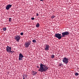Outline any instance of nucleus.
<instances>
[{
  "label": "nucleus",
  "instance_id": "nucleus-1",
  "mask_svg": "<svg viewBox=\"0 0 79 79\" xmlns=\"http://www.w3.org/2000/svg\"><path fill=\"white\" fill-rule=\"evenodd\" d=\"M47 69H48V67L47 66V65L41 63L38 71H40L41 73H44V72H46Z\"/></svg>",
  "mask_w": 79,
  "mask_h": 79
},
{
  "label": "nucleus",
  "instance_id": "nucleus-2",
  "mask_svg": "<svg viewBox=\"0 0 79 79\" xmlns=\"http://www.w3.org/2000/svg\"><path fill=\"white\" fill-rule=\"evenodd\" d=\"M62 61L65 64H67L69 62V59L66 57H64L62 58Z\"/></svg>",
  "mask_w": 79,
  "mask_h": 79
},
{
  "label": "nucleus",
  "instance_id": "nucleus-3",
  "mask_svg": "<svg viewBox=\"0 0 79 79\" xmlns=\"http://www.w3.org/2000/svg\"><path fill=\"white\" fill-rule=\"evenodd\" d=\"M69 34V32L68 31H65L62 33V37H65L66 35H68Z\"/></svg>",
  "mask_w": 79,
  "mask_h": 79
},
{
  "label": "nucleus",
  "instance_id": "nucleus-4",
  "mask_svg": "<svg viewBox=\"0 0 79 79\" xmlns=\"http://www.w3.org/2000/svg\"><path fill=\"white\" fill-rule=\"evenodd\" d=\"M61 35V34H60L59 33H56L55 34V37H56V38H58V39H61L62 37Z\"/></svg>",
  "mask_w": 79,
  "mask_h": 79
},
{
  "label": "nucleus",
  "instance_id": "nucleus-5",
  "mask_svg": "<svg viewBox=\"0 0 79 79\" xmlns=\"http://www.w3.org/2000/svg\"><path fill=\"white\" fill-rule=\"evenodd\" d=\"M15 39L16 40L17 42H19V40L21 39V36L18 35H16L15 36Z\"/></svg>",
  "mask_w": 79,
  "mask_h": 79
},
{
  "label": "nucleus",
  "instance_id": "nucleus-6",
  "mask_svg": "<svg viewBox=\"0 0 79 79\" xmlns=\"http://www.w3.org/2000/svg\"><path fill=\"white\" fill-rule=\"evenodd\" d=\"M11 47H10L8 46L6 47V51H7V52L9 53H10V52H12L11 51Z\"/></svg>",
  "mask_w": 79,
  "mask_h": 79
},
{
  "label": "nucleus",
  "instance_id": "nucleus-7",
  "mask_svg": "<svg viewBox=\"0 0 79 79\" xmlns=\"http://www.w3.org/2000/svg\"><path fill=\"white\" fill-rule=\"evenodd\" d=\"M31 41H29L27 43H25V47L26 48H28L29 47V46L31 45Z\"/></svg>",
  "mask_w": 79,
  "mask_h": 79
},
{
  "label": "nucleus",
  "instance_id": "nucleus-8",
  "mask_svg": "<svg viewBox=\"0 0 79 79\" xmlns=\"http://www.w3.org/2000/svg\"><path fill=\"white\" fill-rule=\"evenodd\" d=\"M50 47V46H49V45L48 44H46L45 45V47L44 48L45 50H46V51H48V50H49Z\"/></svg>",
  "mask_w": 79,
  "mask_h": 79
},
{
  "label": "nucleus",
  "instance_id": "nucleus-9",
  "mask_svg": "<svg viewBox=\"0 0 79 79\" xmlns=\"http://www.w3.org/2000/svg\"><path fill=\"white\" fill-rule=\"evenodd\" d=\"M11 6H12V5L8 4L6 6V10H9L11 8Z\"/></svg>",
  "mask_w": 79,
  "mask_h": 79
},
{
  "label": "nucleus",
  "instance_id": "nucleus-10",
  "mask_svg": "<svg viewBox=\"0 0 79 79\" xmlns=\"http://www.w3.org/2000/svg\"><path fill=\"white\" fill-rule=\"evenodd\" d=\"M19 57H22V58L24 57V56L21 54V53H20L19 54Z\"/></svg>",
  "mask_w": 79,
  "mask_h": 79
},
{
  "label": "nucleus",
  "instance_id": "nucleus-11",
  "mask_svg": "<svg viewBox=\"0 0 79 79\" xmlns=\"http://www.w3.org/2000/svg\"><path fill=\"white\" fill-rule=\"evenodd\" d=\"M37 72H35V71L33 72V74L34 76H35V75H36V74H37Z\"/></svg>",
  "mask_w": 79,
  "mask_h": 79
},
{
  "label": "nucleus",
  "instance_id": "nucleus-12",
  "mask_svg": "<svg viewBox=\"0 0 79 79\" xmlns=\"http://www.w3.org/2000/svg\"><path fill=\"white\" fill-rule=\"evenodd\" d=\"M63 66V64H62V63H60L59 64V66H60V67H62V66Z\"/></svg>",
  "mask_w": 79,
  "mask_h": 79
},
{
  "label": "nucleus",
  "instance_id": "nucleus-13",
  "mask_svg": "<svg viewBox=\"0 0 79 79\" xmlns=\"http://www.w3.org/2000/svg\"><path fill=\"white\" fill-rule=\"evenodd\" d=\"M39 26H40V25H39V23H37V24L36 25V27H39Z\"/></svg>",
  "mask_w": 79,
  "mask_h": 79
},
{
  "label": "nucleus",
  "instance_id": "nucleus-14",
  "mask_svg": "<svg viewBox=\"0 0 79 79\" xmlns=\"http://www.w3.org/2000/svg\"><path fill=\"white\" fill-rule=\"evenodd\" d=\"M19 61H21V60H23V57H19Z\"/></svg>",
  "mask_w": 79,
  "mask_h": 79
},
{
  "label": "nucleus",
  "instance_id": "nucleus-15",
  "mask_svg": "<svg viewBox=\"0 0 79 79\" xmlns=\"http://www.w3.org/2000/svg\"><path fill=\"white\" fill-rule=\"evenodd\" d=\"M3 29L4 31H6V27H5L4 28H3Z\"/></svg>",
  "mask_w": 79,
  "mask_h": 79
},
{
  "label": "nucleus",
  "instance_id": "nucleus-16",
  "mask_svg": "<svg viewBox=\"0 0 79 79\" xmlns=\"http://www.w3.org/2000/svg\"><path fill=\"white\" fill-rule=\"evenodd\" d=\"M55 57V55H53V54H52L51 55V58H53Z\"/></svg>",
  "mask_w": 79,
  "mask_h": 79
},
{
  "label": "nucleus",
  "instance_id": "nucleus-17",
  "mask_svg": "<svg viewBox=\"0 0 79 79\" xmlns=\"http://www.w3.org/2000/svg\"><path fill=\"white\" fill-rule=\"evenodd\" d=\"M32 42L33 43H36V41L35 40H33Z\"/></svg>",
  "mask_w": 79,
  "mask_h": 79
},
{
  "label": "nucleus",
  "instance_id": "nucleus-18",
  "mask_svg": "<svg viewBox=\"0 0 79 79\" xmlns=\"http://www.w3.org/2000/svg\"><path fill=\"white\" fill-rule=\"evenodd\" d=\"M75 76H78L79 75V73H75Z\"/></svg>",
  "mask_w": 79,
  "mask_h": 79
},
{
  "label": "nucleus",
  "instance_id": "nucleus-19",
  "mask_svg": "<svg viewBox=\"0 0 79 79\" xmlns=\"http://www.w3.org/2000/svg\"><path fill=\"white\" fill-rule=\"evenodd\" d=\"M55 17V15H53L51 16V18H52V19H53V18H54Z\"/></svg>",
  "mask_w": 79,
  "mask_h": 79
},
{
  "label": "nucleus",
  "instance_id": "nucleus-20",
  "mask_svg": "<svg viewBox=\"0 0 79 79\" xmlns=\"http://www.w3.org/2000/svg\"><path fill=\"white\" fill-rule=\"evenodd\" d=\"M9 22L11 21V18H9Z\"/></svg>",
  "mask_w": 79,
  "mask_h": 79
},
{
  "label": "nucleus",
  "instance_id": "nucleus-21",
  "mask_svg": "<svg viewBox=\"0 0 79 79\" xmlns=\"http://www.w3.org/2000/svg\"><path fill=\"white\" fill-rule=\"evenodd\" d=\"M34 17H32L31 18V19H32V20H34Z\"/></svg>",
  "mask_w": 79,
  "mask_h": 79
},
{
  "label": "nucleus",
  "instance_id": "nucleus-22",
  "mask_svg": "<svg viewBox=\"0 0 79 79\" xmlns=\"http://www.w3.org/2000/svg\"><path fill=\"white\" fill-rule=\"evenodd\" d=\"M23 32H22L20 33V35H23Z\"/></svg>",
  "mask_w": 79,
  "mask_h": 79
},
{
  "label": "nucleus",
  "instance_id": "nucleus-23",
  "mask_svg": "<svg viewBox=\"0 0 79 79\" xmlns=\"http://www.w3.org/2000/svg\"><path fill=\"white\" fill-rule=\"evenodd\" d=\"M24 77H25L26 79H27V76H26V75H24Z\"/></svg>",
  "mask_w": 79,
  "mask_h": 79
},
{
  "label": "nucleus",
  "instance_id": "nucleus-24",
  "mask_svg": "<svg viewBox=\"0 0 79 79\" xmlns=\"http://www.w3.org/2000/svg\"><path fill=\"white\" fill-rule=\"evenodd\" d=\"M36 16H39V14L37 13H36Z\"/></svg>",
  "mask_w": 79,
  "mask_h": 79
},
{
  "label": "nucleus",
  "instance_id": "nucleus-25",
  "mask_svg": "<svg viewBox=\"0 0 79 79\" xmlns=\"http://www.w3.org/2000/svg\"><path fill=\"white\" fill-rule=\"evenodd\" d=\"M23 79H25V77H24V75H23Z\"/></svg>",
  "mask_w": 79,
  "mask_h": 79
},
{
  "label": "nucleus",
  "instance_id": "nucleus-26",
  "mask_svg": "<svg viewBox=\"0 0 79 79\" xmlns=\"http://www.w3.org/2000/svg\"><path fill=\"white\" fill-rule=\"evenodd\" d=\"M40 1H41V2H42V1H44V0H40Z\"/></svg>",
  "mask_w": 79,
  "mask_h": 79
},
{
  "label": "nucleus",
  "instance_id": "nucleus-27",
  "mask_svg": "<svg viewBox=\"0 0 79 79\" xmlns=\"http://www.w3.org/2000/svg\"><path fill=\"white\" fill-rule=\"evenodd\" d=\"M13 52H14V51H12V52H10V53H11V52H12V53H13Z\"/></svg>",
  "mask_w": 79,
  "mask_h": 79
},
{
  "label": "nucleus",
  "instance_id": "nucleus-28",
  "mask_svg": "<svg viewBox=\"0 0 79 79\" xmlns=\"http://www.w3.org/2000/svg\"><path fill=\"white\" fill-rule=\"evenodd\" d=\"M37 67L38 68H39V67L37 66Z\"/></svg>",
  "mask_w": 79,
  "mask_h": 79
}]
</instances>
